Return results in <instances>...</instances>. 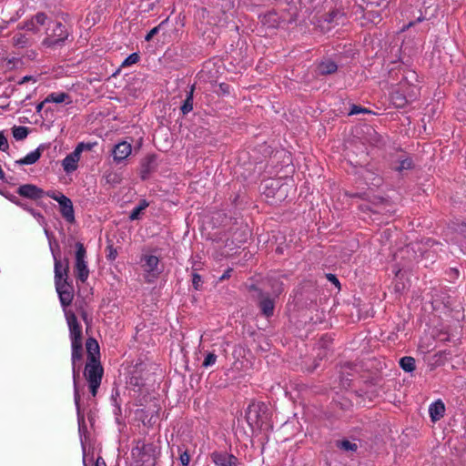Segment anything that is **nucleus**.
<instances>
[{"label":"nucleus","instance_id":"obj_1","mask_svg":"<svg viewBox=\"0 0 466 466\" xmlns=\"http://www.w3.org/2000/svg\"><path fill=\"white\" fill-rule=\"evenodd\" d=\"M20 29L29 33L39 35L44 31L45 37L42 46L45 48H56L65 43L69 33L66 26L59 21L53 20L43 12H38L30 19L19 25Z\"/></svg>","mask_w":466,"mask_h":466},{"label":"nucleus","instance_id":"obj_2","mask_svg":"<svg viewBox=\"0 0 466 466\" xmlns=\"http://www.w3.org/2000/svg\"><path fill=\"white\" fill-rule=\"evenodd\" d=\"M103 374L104 369L99 360H96L92 357L89 361H86L84 376L88 383V387L93 397H96L97 394Z\"/></svg>","mask_w":466,"mask_h":466},{"label":"nucleus","instance_id":"obj_3","mask_svg":"<svg viewBox=\"0 0 466 466\" xmlns=\"http://www.w3.org/2000/svg\"><path fill=\"white\" fill-rule=\"evenodd\" d=\"M74 272L76 279L82 283H85L89 277L86 250L81 242L76 243Z\"/></svg>","mask_w":466,"mask_h":466},{"label":"nucleus","instance_id":"obj_4","mask_svg":"<svg viewBox=\"0 0 466 466\" xmlns=\"http://www.w3.org/2000/svg\"><path fill=\"white\" fill-rule=\"evenodd\" d=\"M71 362H72V373H73V382H74V400L75 404L77 410V413L79 414V402H80V394L77 387V378L79 376L78 371L76 370V366L80 364L83 357V343H71Z\"/></svg>","mask_w":466,"mask_h":466},{"label":"nucleus","instance_id":"obj_5","mask_svg":"<svg viewBox=\"0 0 466 466\" xmlns=\"http://www.w3.org/2000/svg\"><path fill=\"white\" fill-rule=\"evenodd\" d=\"M46 196L57 201L60 207V213L68 223L75 222V210L73 203L69 198L61 192L56 191H47Z\"/></svg>","mask_w":466,"mask_h":466},{"label":"nucleus","instance_id":"obj_6","mask_svg":"<svg viewBox=\"0 0 466 466\" xmlns=\"http://www.w3.org/2000/svg\"><path fill=\"white\" fill-rule=\"evenodd\" d=\"M93 145L84 142L79 143L73 152L68 154L62 161V167L66 173H71L76 170L80 160L81 153L84 150H91Z\"/></svg>","mask_w":466,"mask_h":466},{"label":"nucleus","instance_id":"obj_7","mask_svg":"<svg viewBox=\"0 0 466 466\" xmlns=\"http://www.w3.org/2000/svg\"><path fill=\"white\" fill-rule=\"evenodd\" d=\"M55 286L61 305L64 308L69 306L74 299L73 286L69 282V279L55 280Z\"/></svg>","mask_w":466,"mask_h":466},{"label":"nucleus","instance_id":"obj_8","mask_svg":"<svg viewBox=\"0 0 466 466\" xmlns=\"http://www.w3.org/2000/svg\"><path fill=\"white\" fill-rule=\"evenodd\" d=\"M54 258V279H69V260L67 258H60L59 252L52 250Z\"/></svg>","mask_w":466,"mask_h":466},{"label":"nucleus","instance_id":"obj_9","mask_svg":"<svg viewBox=\"0 0 466 466\" xmlns=\"http://www.w3.org/2000/svg\"><path fill=\"white\" fill-rule=\"evenodd\" d=\"M66 322L69 328V335L71 343L82 342V327L79 324L77 318L75 313L71 311L65 312Z\"/></svg>","mask_w":466,"mask_h":466},{"label":"nucleus","instance_id":"obj_10","mask_svg":"<svg viewBox=\"0 0 466 466\" xmlns=\"http://www.w3.org/2000/svg\"><path fill=\"white\" fill-rule=\"evenodd\" d=\"M267 407L264 403H252L247 410V419L250 423L262 424L266 419Z\"/></svg>","mask_w":466,"mask_h":466},{"label":"nucleus","instance_id":"obj_11","mask_svg":"<svg viewBox=\"0 0 466 466\" xmlns=\"http://www.w3.org/2000/svg\"><path fill=\"white\" fill-rule=\"evenodd\" d=\"M141 262L144 270L153 278H157L162 271L159 268V258L157 256L148 254L143 255Z\"/></svg>","mask_w":466,"mask_h":466},{"label":"nucleus","instance_id":"obj_12","mask_svg":"<svg viewBox=\"0 0 466 466\" xmlns=\"http://www.w3.org/2000/svg\"><path fill=\"white\" fill-rule=\"evenodd\" d=\"M16 192L19 196L32 200H37L46 196V192L34 184L21 185Z\"/></svg>","mask_w":466,"mask_h":466},{"label":"nucleus","instance_id":"obj_13","mask_svg":"<svg viewBox=\"0 0 466 466\" xmlns=\"http://www.w3.org/2000/svg\"><path fill=\"white\" fill-rule=\"evenodd\" d=\"M132 152V146L127 141L119 142L112 149L113 160L116 164H120L126 160Z\"/></svg>","mask_w":466,"mask_h":466},{"label":"nucleus","instance_id":"obj_14","mask_svg":"<svg viewBox=\"0 0 466 466\" xmlns=\"http://www.w3.org/2000/svg\"><path fill=\"white\" fill-rule=\"evenodd\" d=\"M415 89L416 87H412L411 92L407 95H403L400 90L394 91L390 96L392 105L397 108H403L408 103L416 99Z\"/></svg>","mask_w":466,"mask_h":466},{"label":"nucleus","instance_id":"obj_15","mask_svg":"<svg viewBox=\"0 0 466 466\" xmlns=\"http://www.w3.org/2000/svg\"><path fill=\"white\" fill-rule=\"evenodd\" d=\"M211 460L217 466H237L238 460L226 451H214Z\"/></svg>","mask_w":466,"mask_h":466},{"label":"nucleus","instance_id":"obj_16","mask_svg":"<svg viewBox=\"0 0 466 466\" xmlns=\"http://www.w3.org/2000/svg\"><path fill=\"white\" fill-rule=\"evenodd\" d=\"M445 412V406L441 400L431 403L429 407V413L432 421L441 420Z\"/></svg>","mask_w":466,"mask_h":466},{"label":"nucleus","instance_id":"obj_17","mask_svg":"<svg viewBox=\"0 0 466 466\" xmlns=\"http://www.w3.org/2000/svg\"><path fill=\"white\" fill-rule=\"evenodd\" d=\"M13 45L18 48H25L33 44V39L27 33L18 32L12 38Z\"/></svg>","mask_w":466,"mask_h":466},{"label":"nucleus","instance_id":"obj_18","mask_svg":"<svg viewBox=\"0 0 466 466\" xmlns=\"http://www.w3.org/2000/svg\"><path fill=\"white\" fill-rule=\"evenodd\" d=\"M45 102L48 103H66V105H69L72 103V100L70 99V96L67 93L65 92H54L49 94L46 98Z\"/></svg>","mask_w":466,"mask_h":466},{"label":"nucleus","instance_id":"obj_19","mask_svg":"<svg viewBox=\"0 0 466 466\" xmlns=\"http://www.w3.org/2000/svg\"><path fill=\"white\" fill-rule=\"evenodd\" d=\"M280 190H281V188L279 187V181L274 180V179H269L265 184L264 194L268 198H274V197H276V195H279V198H280L282 196V194H279Z\"/></svg>","mask_w":466,"mask_h":466},{"label":"nucleus","instance_id":"obj_20","mask_svg":"<svg viewBox=\"0 0 466 466\" xmlns=\"http://www.w3.org/2000/svg\"><path fill=\"white\" fill-rule=\"evenodd\" d=\"M86 348L87 351V361H89L92 357L96 360H99V346L95 339H87Z\"/></svg>","mask_w":466,"mask_h":466},{"label":"nucleus","instance_id":"obj_21","mask_svg":"<svg viewBox=\"0 0 466 466\" xmlns=\"http://www.w3.org/2000/svg\"><path fill=\"white\" fill-rule=\"evenodd\" d=\"M41 157L40 148H36L35 150L28 153L25 157L16 161L19 165H32L35 164Z\"/></svg>","mask_w":466,"mask_h":466},{"label":"nucleus","instance_id":"obj_22","mask_svg":"<svg viewBox=\"0 0 466 466\" xmlns=\"http://www.w3.org/2000/svg\"><path fill=\"white\" fill-rule=\"evenodd\" d=\"M259 308L262 311V313L267 316L270 317L273 315L274 312V301L273 299L269 298H263L259 302Z\"/></svg>","mask_w":466,"mask_h":466},{"label":"nucleus","instance_id":"obj_23","mask_svg":"<svg viewBox=\"0 0 466 466\" xmlns=\"http://www.w3.org/2000/svg\"><path fill=\"white\" fill-rule=\"evenodd\" d=\"M338 69L337 65L330 60L320 63L318 66V71L320 75H329L336 72Z\"/></svg>","mask_w":466,"mask_h":466},{"label":"nucleus","instance_id":"obj_24","mask_svg":"<svg viewBox=\"0 0 466 466\" xmlns=\"http://www.w3.org/2000/svg\"><path fill=\"white\" fill-rule=\"evenodd\" d=\"M195 90V86H191L190 90L187 96L186 100L184 101L183 105L181 106V111L184 115L188 114L193 110V93Z\"/></svg>","mask_w":466,"mask_h":466},{"label":"nucleus","instance_id":"obj_25","mask_svg":"<svg viewBox=\"0 0 466 466\" xmlns=\"http://www.w3.org/2000/svg\"><path fill=\"white\" fill-rule=\"evenodd\" d=\"M148 207V202L145 199L141 200L139 204L133 208L129 215L130 220H137L139 218L141 213Z\"/></svg>","mask_w":466,"mask_h":466},{"label":"nucleus","instance_id":"obj_26","mask_svg":"<svg viewBox=\"0 0 466 466\" xmlns=\"http://www.w3.org/2000/svg\"><path fill=\"white\" fill-rule=\"evenodd\" d=\"M400 368L406 372H411L415 370V360L412 357L406 356L400 360Z\"/></svg>","mask_w":466,"mask_h":466},{"label":"nucleus","instance_id":"obj_27","mask_svg":"<svg viewBox=\"0 0 466 466\" xmlns=\"http://www.w3.org/2000/svg\"><path fill=\"white\" fill-rule=\"evenodd\" d=\"M12 133H13V137L16 140H23L28 135V128L26 127H23V126H18V127L15 126L12 128Z\"/></svg>","mask_w":466,"mask_h":466},{"label":"nucleus","instance_id":"obj_28","mask_svg":"<svg viewBox=\"0 0 466 466\" xmlns=\"http://www.w3.org/2000/svg\"><path fill=\"white\" fill-rule=\"evenodd\" d=\"M337 447L345 451L354 452L358 450V444L348 440L339 441L337 442Z\"/></svg>","mask_w":466,"mask_h":466},{"label":"nucleus","instance_id":"obj_29","mask_svg":"<svg viewBox=\"0 0 466 466\" xmlns=\"http://www.w3.org/2000/svg\"><path fill=\"white\" fill-rule=\"evenodd\" d=\"M154 162V158L152 157H147L142 163V178H146V174H148L151 170V166Z\"/></svg>","mask_w":466,"mask_h":466},{"label":"nucleus","instance_id":"obj_30","mask_svg":"<svg viewBox=\"0 0 466 466\" xmlns=\"http://www.w3.org/2000/svg\"><path fill=\"white\" fill-rule=\"evenodd\" d=\"M412 167V161L410 158H405L401 160L398 167L395 169L399 172H402L403 170H408Z\"/></svg>","mask_w":466,"mask_h":466},{"label":"nucleus","instance_id":"obj_31","mask_svg":"<svg viewBox=\"0 0 466 466\" xmlns=\"http://www.w3.org/2000/svg\"><path fill=\"white\" fill-rule=\"evenodd\" d=\"M216 361H217V355L213 352H209L206 356V358L202 363V366L205 368H208V367L214 365L216 363Z\"/></svg>","mask_w":466,"mask_h":466},{"label":"nucleus","instance_id":"obj_32","mask_svg":"<svg viewBox=\"0 0 466 466\" xmlns=\"http://www.w3.org/2000/svg\"><path fill=\"white\" fill-rule=\"evenodd\" d=\"M139 60V56L137 53H133L129 55L122 63V66H128L133 64L137 63Z\"/></svg>","mask_w":466,"mask_h":466},{"label":"nucleus","instance_id":"obj_33","mask_svg":"<svg viewBox=\"0 0 466 466\" xmlns=\"http://www.w3.org/2000/svg\"><path fill=\"white\" fill-rule=\"evenodd\" d=\"M8 198L11 202H13L15 205L22 208L23 209H25L26 211L29 209V207L25 202H23L18 198H16L15 196H10V197H8Z\"/></svg>","mask_w":466,"mask_h":466},{"label":"nucleus","instance_id":"obj_34","mask_svg":"<svg viewBox=\"0 0 466 466\" xmlns=\"http://www.w3.org/2000/svg\"><path fill=\"white\" fill-rule=\"evenodd\" d=\"M9 148V145L4 132L0 131V150L6 152Z\"/></svg>","mask_w":466,"mask_h":466},{"label":"nucleus","instance_id":"obj_35","mask_svg":"<svg viewBox=\"0 0 466 466\" xmlns=\"http://www.w3.org/2000/svg\"><path fill=\"white\" fill-rule=\"evenodd\" d=\"M368 112H370V111L366 108H363V107L356 106V105H352L350 107V110L349 112V115L352 116V115H357L360 113H368Z\"/></svg>","mask_w":466,"mask_h":466},{"label":"nucleus","instance_id":"obj_36","mask_svg":"<svg viewBox=\"0 0 466 466\" xmlns=\"http://www.w3.org/2000/svg\"><path fill=\"white\" fill-rule=\"evenodd\" d=\"M364 15L374 24L380 21V15L374 11H367Z\"/></svg>","mask_w":466,"mask_h":466},{"label":"nucleus","instance_id":"obj_37","mask_svg":"<svg viewBox=\"0 0 466 466\" xmlns=\"http://www.w3.org/2000/svg\"><path fill=\"white\" fill-rule=\"evenodd\" d=\"M160 26L161 25H158L157 26L152 28L145 36V40L150 41L153 38V36L158 33Z\"/></svg>","mask_w":466,"mask_h":466},{"label":"nucleus","instance_id":"obj_38","mask_svg":"<svg viewBox=\"0 0 466 466\" xmlns=\"http://www.w3.org/2000/svg\"><path fill=\"white\" fill-rule=\"evenodd\" d=\"M192 283L196 289H198L201 286V277L198 273L193 274Z\"/></svg>","mask_w":466,"mask_h":466},{"label":"nucleus","instance_id":"obj_39","mask_svg":"<svg viewBox=\"0 0 466 466\" xmlns=\"http://www.w3.org/2000/svg\"><path fill=\"white\" fill-rule=\"evenodd\" d=\"M179 460L182 465L187 466L190 461V456L187 451H184L180 454Z\"/></svg>","mask_w":466,"mask_h":466},{"label":"nucleus","instance_id":"obj_40","mask_svg":"<svg viewBox=\"0 0 466 466\" xmlns=\"http://www.w3.org/2000/svg\"><path fill=\"white\" fill-rule=\"evenodd\" d=\"M34 218H35L38 221H43L44 220V217L42 216V214L36 210H35L34 208H29V209L27 210Z\"/></svg>","mask_w":466,"mask_h":466},{"label":"nucleus","instance_id":"obj_41","mask_svg":"<svg viewBox=\"0 0 466 466\" xmlns=\"http://www.w3.org/2000/svg\"><path fill=\"white\" fill-rule=\"evenodd\" d=\"M328 279L333 283L336 287H339V281L337 279V277L333 274H328L327 275Z\"/></svg>","mask_w":466,"mask_h":466},{"label":"nucleus","instance_id":"obj_42","mask_svg":"<svg viewBox=\"0 0 466 466\" xmlns=\"http://www.w3.org/2000/svg\"><path fill=\"white\" fill-rule=\"evenodd\" d=\"M232 271L231 268H228L225 271V273L219 278L220 280H224L226 279H228L230 277V272Z\"/></svg>","mask_w":466,"mask_h":466},{"label":"nucleus","instance_id":"obj_43","mask_svg":"<svg viewBox=\"0 0 466 466\" xmlns=\"http://www.w3.org/2000/svg\"><path fill=\"white\" fill-rule=\"evenodd\" d=\"M276 16V14L275 13H268L267 15H265L262 18V23H266V19L268 17V18H275Z\"/></svg>","mask_w":466,"mask_h":466},{"label":"nucleus","instance_id":"obj_44","mask_svg":"<svg viewBox=\"0 0 466 466\" xmlns=\"http://www.w3.org/2000/svg\"><path fill=\"white\" fill-rule=\"evenodd\" d=\"M95 466H106V462L102 458H97Z\"/></svg>","mask_w":466,"mask_h":466},{"label":"nucleus","instance_id":"obj_45","mask_svg":"<svg viewBox=\"0 0 466 466\" xmlns=\"http://www.w3.org/2000/svg\"><path fill=\"white\" fill-rule=\"evenodd\" d=\"M46 103H47V102H45V100H44V101H42L41 103H39V104L36 106V111H37V112H40V111L43 109V107H44L45 104H46Z\"/></svg>","mask_w":466,"mask_h":466},{"label":"nucleus","instance_id":"obj_46","mask_svg":"<svg viewBox=\"0 0 466 466\" xmlns=\"http://www.w3.org/2000/svg\"><path fill=\"white\" fill-rule=\"evenodd\" d=\"M116 250L111 249V250H110V252H109V254H108V258H109L110 259H115V258H116Z\"/></svg>","mask_w":466,"mask_h":466},{"label":"nucleus","instance_id":"obj_47","mask_svg":"<svg viewBox=\"0 0 466 466\" xmlns=\"http://www.w3.org/2000/svg\"><path fill=\"white\" fill-rule=\"evenodd\" d=\"M82 318H83V319H84L86 322H87V314H86V312H85V311H84V312H82Z\"/></svg>","mask_w":466,"mask_h":466},{"label":"nucleus","instance_id":"obj_48","mask_svg":"<svg viewBox=\"0 0 466 466\" xmlns=\"http://www.w3.org/2000/svg\"><path fill=\"white\" fill-rule=\"evenodd\" d=\"M280 292H281V289H279V290L276 291L277 294L280 293Z\"/></svg>","mask_w":466,"mask_h":466}]
</instances>
